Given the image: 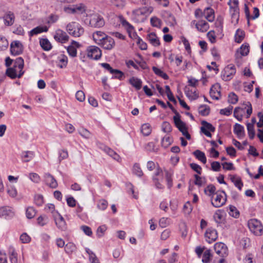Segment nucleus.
Segmentation results:
<instances>
[{
	"instance_id": "obj_1",
	"label": "nucleus",
	"mask_w": 263,
	"mask_h": 263,
	"mask_svg": "<svg viewBox=\"0 0 263 263\" xmlns=\"http://www.w3.org/2000/svg\"><path fill=\"white\" fill-rule=\"evenodd\" d=\"M153 11V8L150 6L136 8L132 10L130 17L132 20L136 23H143L146 20Z\"/></svg>"
},
{
	"instance_id": "obj_2",
	"label": "nucleus",
	"mask_w": 263,
	"mask_h": 263,
	"mask_svg": "<svg viewBox=\"0 0 263 263\" xmlns=\"http://www.w3.org/2000/svg\"><path fill=\"white\" fill-rule=\"evenodd\" d=\"M66 30L68 33L74 37L82 36L84 32V29L79 23L71 22L66 26Z\"/></svg>"
},
{
	"instance_id": "obj_3",
	"label": "nucleus",
	"mask_w": 263,
	"mask_h": 263,
	"mask_svg": "<svg viewBox=\"0 0 263 263\" xmlns=\"http://www.w3.org/2000/svg\"><path fill=\"white\" fill-rule=\"evenodd\" d=\"M16 64L19 69L18 74H16L15 73L14 69L12 68H8L6 71V74L7 76L11 79H15L16 77L20 78L23 75L24 73V71L23 70L24 66V62L23 59L21 57L16 58Z\"/></svg>"
},
{
	"instance_id": "obj_4",
	"label": "nucleus",
	"mask_w": 263,
	"mask_h": 263,
	"mask_svg": "<svg viewBox=\"0 0 263 263\" xmlns=\"http://www.w3.org/2000/svg\"><path fill=\"white\" fill-rule=\"evenodd\" d=\"M216 197H212V204L216 208H219L225 204L227 200V195L224 191H217L215 193Z\"/></svg>"
},
{
	"instance_id": "obj_5",
	"label": "nucleus",
	"mask_w": 263,
	"mask_h": 263,
	"mask_svg": "<svg viewBox=\"0 0 263 263\" xmlns=\"http://www.w3.org/2000/svg\"><path fill=\"white\" fill-rule=\"evenodd\" d=\"M87 57L91 60H98L102 56L101 50L97 46H89L86 50Z\"/></svg>"
},
{
	"instance_id": "obj_6",
	"label": "nucleus",
	"mask_w": 263,
	"mask_h": 263,
	"mask_svg": "<svg viewBox=\"0 0 263 263\" xmlns=\"http://www.w3.org/2000/svg\"><path fill=\"white\" fill-rule=\"evenodd\" d=\"M89 25L93 27H101L105 24L103 18L97 13L89 15Z\"/></svg>"
},
{
	"instance_id": "obj_7",
	"label": "nucleus",
	"mask_w": 263,
	"mask_h": 263,
	"mask_svg": "<svg viewBox=\"0 0 263 263\" xmlns=\"http://www.w3.org/2000/svg\"><path fill=\"white\" fill-rule=\"evenodd\" d=\"M228 5L230 7V12L233 19H236L237 22L239 18V9L238 0H229Z\"/></svg>"
},
{
	"instance_id": "obj_8",
	"label": "nucleus",
	"mask_w": 263,
	"mask_h": 263,
	"mask_svg": "<svg viewBox=\"0 0 263 263\" xmlns=\"http://www.w3.org/2000/svg\"><path fill=\"white\" fill-rule=\"evenodd\" d=\"M216 253L220 257H226L228 255V249L227 246L222 242H217L214 245Z\"/></svg>"
},
{
	"instance_id": "obj_9",
	"label": "nucleus",
	"mask_w": 263,
	"mask_h": 263,
	"mask_svg": "<svg viewBox=\"0 0 263 263\" xmlns=\"http://www.w3.org/2000/svg\"><path fill=\"white\" fill-rule=\"evenodd\" d=\"M53 37L57 42L62 44L66 43L69 39L67 33L61 29H58L55 31Z\"/></svg>"
},
{
	"instance_id": "obj_10",
	"label": "nucleus",
	"mask_w": 263,
	"mask_h": 263,
	"mask_svg": "<svg viewBox=\"0 0 263 263\" xmlns=\"http://www.w3.org/2000/svg\"><path fill=\"white\" fill-rule=\"evenodd\" d=\"M236 73L234 65L230 64L226 67L223 70L222 78L225 81L231 80Z\"/></svg>"
},
{
	"instance_id": "obj_11",
	"label": "nucleus",
	"mask_w": 263,
	"mask_h": 263,
	"mask_svg": "<svg viewBox=\"0 0 263 263\" xmlns=\"http://www.w3.org/2000/svg\"><path fill=\"white\" fill-rule=\"evenodd\" d=\"M118 18L120 23L126 30L130 37H132V34L134 36H137V34L134 32V27L128 22L122 15H119Z\"/></svg>"
},
{
	"instance_id": "obj_12",
	"label": "nucleus",
	"mask_w": 263,
	"mask_h": 263,
	"mask_svg": "<svg viewBox=\"0 0 263 263\" xmlns=\"http://www.w3.org/2000/svg\"><path fill=\"white\" fill-rule=\"evenodd\" d=\"M23 51V46L21 42L14 41L10 44V51L12 54L16 55L20 54Z\"/></svg>"
},
{
	"instance_id": "obj_13",
	"label": "nucleus",
	"mask_w": 263,
	"mask_h": 263,
	"mask_svg": "<svg viewBox=\"0 0 263 263\" xmlns=\"http://www.w3.org/2000/svg\"><path fill=\"white\" fill-rule=\"evenodd\" d=\"M15 215L14 210L9 206H3L0 208V217L5 219H11Z\"/></svg>"
},
{
	"instance_id": "obj_14",
	"label": "nucleus",
	"mask_w": 263,
	"mask_h": 263,
	"mask_svg": "<svg viewBox=\"0 0 263 263\" xmlns=\"http://www.w3.org/2000/svg\"><path fill=\"white\" fill-rule=\"evenodd\" d=\"M163 180V173L161 170L158 168L153 177V181L156 188L159 189H163L164 186L161 183Z\"/></svg>"
},
{
	"instance_id": "obj_15",
	"label": "nucleus",
	"mask_w": 263,
	"mask_h": 263,
	"mask_svg": "<svg viewBox=\"0 0 263 263\" xmlns=\"http://www.w3.org/2000/svg\"><path fill=\"white\" fill-rule=\"evenodd\" d=\"M99 45L101 46L105 49L111 50L114 47L115 43L114 40L112 37L107 35L106 36V37H105L99 44Z\"/></svg>"
},
{
	"instance_id": "obj_16",
	"label": "nucleus",
	"mask_w": 263,
	"mask_h": 263,
	"mask_svg": "<svg viewBox=\"0 0 263 263\" xmlns=\"http://www.w3.org/2000/svg\"><path fill=\"white\" fill-rule=\"evenodd\" d=\"M201 124L202 125L201 127V132L207 137H211L212 135L210 133V132H214V127H213L211 124L205 121H202Z\"/></svg>"
},
{
	"instance_id": "obj_17",
	"label": "nucleus",
	"mask_w": 263,
	"mask_h": 263,
	"mask_svg": "<svg viewBox=\"0 0 263 263\" xmlns=\"http://www.w3.org/2000/svg\"><path fill=\"white\" fill-rule=\"evenodd\" d=\"M81 46L79 43L72 41L71 44L67 47V51L69 56L74 58L77 55V48Z\"/></svg>"
},
{
	"instance_id": "obj_18",
	"label": "nucleus",
	"mask_w": 263,
	"mask_h": 263,
	"mask_svg": "<svg viewBox=\"0 0 263 263\" xmlns=\"http://www.w3.org/2000/svg\"><path fill=\"white\" fill-rule=\"evenodd\" d=\"M248 226L250 230H262L263 227L260 221L252 219L248 221Z\"/></svg>"
},
{
	"instance_id": "obj_19",
	"label": "nucleus",
	"mask_w": 263,
	"mask_h": 263,
	"mask_svg": "<svg viewBox=\"0 0 263 263\" xmlns=\"http://www.w3.org/2000/svg\"><path fill=\"white\" fill-rule=\"evenodd\" d=\"M173 120L175 126L180 132L185 130L187 128L185 123L181 120L179 115L174 116Z\"/></svg>"
},
{
	"instance_id": "obj_20",
	"label": "nucleus",
	"mask_w": 263,
	"mask_h": 263,
	"mask_svg": "<svg viewBox=\"0 0 263 263\" xmlns=\"http://www.w3.org/2000/svg\"><path fill=\"white\" fill-rule=\"evenodd\" d=\"M211 97L215 100H218L220 97V86L216 84L212 86L210 91Z\"/></svg>"
},
{
	"instance_id": "obj_21",
	"label": "nucleus",
	"mask_w": 263,
	"mask_h": 263,
	"mask_svg": "<svg viewBox=\"0 0 263 263\" xmlns=\"http://www.w3.org/2000/svg\"><path fill=\"white\" fill-rule=\"evenodd\" d=\"M205 240L209 243L215 241L218 238L217 231H205L204 233Z\"/></svg>"
},
{
	"instance_id": "obj_22",
	"label": "nucleus",
	"mask_w": 263,
	"mask_h": 263,
	"mask_svg": "<svg viewBox=\"0 0 263 263\" xmlns=\"http://www.w3.org/2000/svg\"><path fill=\"white\" fill-rule=\"evenodd\" d=\"M56 225L59 229H64L65 227L66 223L63 217L59 213H55L53 216Z\"/></svg>"
},
{
	"instance_id": "obj_23",
	"label": "nucleus",
	"mask_w": 263,
	"mask_h": 263,
	"mask_svg": "<svg viewBox=\"0 0 263 263\" xmlns=\"http://www.w3.org/2000/svg\"><path fill=\"white\" fill-rule=\"evenodd\" d=\"M107 36L104 32L101 31L95 32L92 34L95 42L99 45Z\"/></svg>"
},
{
	"instance_id": "obj_24",
	"label": "nucleus",
	"mask_w": 263,
	"mask_h": 263,
	"mask_svg": "<svg viewBox=\"0 0 263 263\" xmlns=\"http://www.w3.org/2000/svg\"><path fill=\"white\" fill-rule=\"evenodd\" d=\"M45 181L48 185L51 188H56L58 186V183L54 177L50 174L45 175Z\"/></svg>"
},
{
	"instance_id": "obj_25",
	"label": "nucleus",
	"mask_w": 263,
	"mask_h": 263,
	"mask_svg": "<svg viewBox=\"0 0 263 263\" xmlns=\"http://www.w3.org/2000/svg\"><path fill=\"white\" fill-rule=\"evenodd\" d=\"M234 133L238 138H242L245 135L243 126L238 123H236L234 126Z\"/></svg>"
},
{
	"instance_id": "obj_26",
	"label": "nucleus",
	"mask_w": 263,
	"mask_h": 263,
	"mask_svg": "<svg viewBox=\"0 0 263 263\" xmlns=\"http://www.w3.org/2000/svg\"><path fill=\"white\" fill-rule=\"evenodd\" d=\"M147 39L149 43L154 46H158L160 45L159 38L154 32L148 34Z\"/></svg>"
},
{
	"instance_id": "obj_27",
	"label": "nucleus",
	"mask_w": 263,
	"mask_h": 263,
	"mask_svg": "<svg viewBox=\"0 0 263 263\" xmlns=\"http://www.w3.org/2000/svg\"><path fill=\"white\" fill-rule=\"evenodd\" d=\"M196 27L200 32L206 31L209 28V25L205 21L200 20L196 24Z\"/></svg>"
},
{
	"instance_id": "obj_28",
	"label": "nucleus",
	"mask_w": 263,
	"mask_h": 263,
	"mask_svg": "<svg viewBox=\"0 0 263 263\" xmlns=\"http://www.w3.org/2000/svg\"><path fill=\"white\" fill-rule=\"evenodd\" d=\"M48 27H47V26H39L31 30L29 32V33L31 36H33V35L37 34L42 32H46L48 31Z\"/></svg>"
},
{
	"instance_id": "obj_29",
	"label": "nucleus",
	"mask_w": 263,
	"mask_h": 263,
	"mask_svg": "<svg viewBox=\"0 0 263 263\" xmlns=\"http://www.w3.org/2000/svg\"><path fill=\"white\" fill-rule=\"evenodd\" d=\"M185 93L186 97L191 100H196L198 98V93L194 89H189L187 87L185 89Z\"/></svg>"
},
{
	"instance_id": "obj_30",
	"label": "nucleus",
	"mask_w": 263,
	"mask_h": 263,
	"mask_svg": "<svg viewBox=\"0 0 263 263\" xmlns=\"http://www.w3.org/2000/svg\"><path fill=\"white\" fill-rule=\"evenodd\" d=\"M204 13L206 19L210 22L214 21L215 19L214 11L213 9L208 7L205 9Z\"/></svg>"
},
{
	"instance_id": "obj_31",
	"label": "nucleus",
	"mask_w": 263,
	"mask_h": 263,
	"mask_svg": "<svg viewBox=\"0 0 263 263\" xmlns=\"http://www.w3.org/2000/svg\"><path fill=\"white\" fill-rule=\"evenodd\" d=\"M14 15L11 12H8L4 16L5 25L7 26L12 25L14 22Z\"/></svg>"
},
{
	"instance_id": "obj_32",
	"label": "nucleus",
	"mask_w": 263,
	"mask_h": 263,
	"mask_svg": "<svg viewBox=\"0 0 263 263\" xmlns=\"http://www.w3.org/2000/svg\"><path fill=\"white\" fill-rule=\"evenodd\" d=\"M250 51L249 45L247 43L243 44L241 47L237 50V56L240 53L241 56H246L248 55Z\"/></svg>"
},
{
	"instance_id": "obj_33",
	"label": "nucleus",
	"mask_w": 263,
	"mask_h": 263,
	"mask_svg": "<svg viewBox=\"0 0 263 263\" xmlns=\"http://www.w3.org/2000/svg\"><path fill=\"white\" fill-rule=\"evenodd\" d=\"M230 180L239 190L241 191L243 186V183L239 177L236 175L230 176Z\"/></svg>"
},
{
	"instance_id": "obj_34",
	"label": "nucleus",
	"mask_w": 263,
	"mask_h": 263,
	"mask_svg": "<svg viewBox=\"0 0 263 263\" xmlns=\"http://www.w3.org/2000/svg\"><path fill=\"white\" fill-rule=\"evenodd\" d=\"M34 157V153L32 151H26L22 153V158L23 162H28Z\"/></svg>"
},
{
	"instance_id": "obj_35",
	"label": "nucleus",
	"mask_w": 263,
	"mask_h": 263,
	"mask_svg": "<svg viewBox=\"0 0 263 263\" xmlns=\"http://www.w3.org/2000/svg\"><path fill=\"white\" fill-rule=\"evenodd\" d=\"M129 83L137 90L141 88L142 81L138 78L132 77L129 80Z\"/></svg>"
},
{
	"instance_id": "obj_36",
	"label": "nucleus",
	"mask_w": 263,
	"mask_h": 263,
	"mask_svg": "<svg viewBox=\"0 0 263 263\" xmlns=\"http://www.w3.org/2000/svg\"><path fill=\"white\" fill-rule=\"evenodd\" d=\"M245 33L241 29H237L235 34V41L238 43H241L244 39Z\"/></svg>"
},
{
	"instance_id": "obj_37",
	"label": "nucleus",
	"mask_w": 263,
	"mask_h": 263,
	"mask_svg": "<svg viewBox=\"0 0 263 263\" xmlns=\"http://www.w3.org/2000/svg\"><path fill=\"white\" fill-rule=\"evenodd\" d=\"M173 138L170 135H166L161 140V145L164 148L168 147L173 142Z\"/></svg>"
},
{
	"instance_id": "obj_38",
	"label": "nucleus",
	"mask_w": 263,
	"mask_h": 263,
	"mask_svg": "<svg viewBox=\"0 0 263 263\" xmlns=\"http://www.w3.org/2000/svg\"><path fill=\"white\" fill-rule=\"evenodd\" d=\"M245 113L244 109L240 107H236L234 111V116L238 121H241L242 119L243 115Z\"/></svg>"
},
{
	"instance_id": "obj_39",
	"label": "nucleus",
	"mask_w": 263,
	"mask_h": 263,
	"mask_svg": "<svg viewBox=\"0 0 263 263\" xmlns=\"http://www.w3.org/2000/svg\"><path fill=\"white\" fill-rule=\"evenodd\" d=\"M194 155L196 157L197 159L200 160L203 164H205L206 162V158L205 155V154L199 151L196 150L194 152Z\"/></svg>"
},
{
	"instance_id": "obj_40",
	"label": "nucleus",
	"mask_w": 263,
	"mask_h": 263,
	"mask_svg": "<svg viewBox=\"0 0 263 263\" xmlns=\"http://www.w3.org/2000/svg\"><path fill=\"white\" fill-rule=\"evenodd\" d=\"M40 44L42 48L46 51L50 50L52 48L51 44L47 39H42L40 40Z\"/></svg>"
},
{
	"instance_id": "obj_41",
	"label": "nucleus",
	"mask_w": 263,
	"mask_h": 263,
	"mask_svg": "<svg viewBox=\"0 0 263 263\" xmlns=\"http://www.w3.org/2000/svg\"><path fill=\"white\" fill-rule=\"evenodd\" d=\"M58 61L59 67L61 68H65L68 63V58L64 54H61L58 57Z\"/></svg>"
},
{
	"instance_id": "obj_42",
	"label": "nucleus",
	"mask_w": 263,
	"mask_h": 263,
	"mask_svg": "<svg viewBox=\"0 0 263 263\" xmlns=\"http://www.w3.org/2000/svg\"><path fill=\"white\" fill-rule=\"evenodd\" d=\"M104 151L114 159L119 161L120 160V157L114 151L108 147L104 148Z\"/></svg>"
},
{
	"instance_id": "obj_43",
	"label": "nucleus",
	"mask_w": 263,
	"mask_h": 263,
	"mask_svg": "<svg viewBox=\"0 0 263 263\" xmlns=\"http://www.w3.org/2000/svg\"><path fill=\"white\" fill-rule=\"evenodd\" d=\"M59 16L56 14H51L47 18L46 21V24L48 25V28L51 24L56 23L59 20Z\"/></svg>"
},
{
	"instance_id": "obj_44",
	"label": "nucleus",
	"mask_w": 263,
	"mask_h": 263,
	"mask_svg": "<svg viewBox=\"0 0 263 263\" xmlns=\"http://www.w3.org/2000/svg\"><path fill=\"white\" fill-rule=\"evenodd\" d=\"M9 43L7 39L4 36L0 35V51L7 49Z\"/></svg>"
},
{
	"instance_id": "obj_45",
	"label": "nucleus",
	"mask_w": 263,
	"mask_h": 263,
	"mask_svg": "<svg viewBox=\"0 0 263 263\" xmlns=\"http://www.w3.org/2000/svg\"><path fill=\"white\" fill-rule=\"evenodd\" d=\"M216 188L213 184L208 185L204 190L205 194L209 196H213L215 194Z\"/></svg>"
},
{
	"instance_id": "obj_46",
	"label": "nucleus",
	"mask_w": 263,
	"mask_h": 263,
	"mask_svg": "<svg viewBox=\"0 0 263 263\" xmlns=\"http://www.w3.org/2000/svg\"><path fill=\"white\" fill-rule=\"evenodd\" d=\"M152 69L154 73L157 76L162 78L164 80L168 79V75L160 69L155 66L153 67Z\"/></svg>"
},
{
	"instance_id": "obj_47",
	"label": "nucleus",
	"mask_w": 263,
	"mask_h": 263,
	"mask_svg": "<svg viewBox=\"0 0 263 263\" xmlns=\"http://www.w3.org/2000/svg\"><path fill=\"white\" fill-rule=\"evenodd\" d=\"M86 251L89 255V258L91 263H100L98 258L96 257L95 254L93 253L92 251L88 248H86Z\"/></svg>"
},
{
	"instance_id": "obj_48",
	"label": "nucleus",
	"mask_w": 263,
	"mask_h": 263,
	"mask_svg": "<svg viewBox=\"0 0 263 263\" xmlns=\"http://www.w3.org/2000/svg\"><path fill=\"white\" fill-rule=\"evenodd\" d=\"M173 173L172 171H165V178L166 181L167 182V187L168 188H171L173 185V182H172V176H173Z\"/></svg>"
},
{
	"instance_id": "obj_49",
	"label": "nucleus",
	"mask_w": 263,
	"mask_h": 263,
	"mask_svg": "<svg viewBox=\"0 0 263 263\" xmlns=\"http://www.w3.org/2000/svg\"><path fill=\"white\" fill-rule=\"evenodd\" d=\"M68 157V151L65 149H60L58 151V161L61 162L63 160Z\"/></svg>"
},
{
	"instance_id": "obj_50",
	"label": "nucleus",
	"mask_w": 263,
	"mask_h": 263,
	"mask_svg": "<svg viewBox=\"0 0 263 263\" xmlns=\"http://www.w3.org/2000/svg\"><path fill=\"white\" fill-rule=\"evenodd\" d=\"M141 130L142 134L145 136H148L152 132L151 126L148 123L143 124Z\"/></svg>"
},
{
	"instance_id": "obj_51",
	"label": "nucleus",
	"mask_w": 263,
	"mask_h": 263,
	"mask_svg": "<svg viewBox=\"0 0 263 263\" xmlns=\"http://www.w3.org/2000/svg\"><path fill=\"white\" fill-rule=\"evenodd\" d=\"M7 192L9 196L12 198H15L17 195L16 189L14 185L8 186Z\"/></svg>"
},
{
	"instance_id": "obj_52",
	"label": "nucleus",
	"mask_w": 263,
	"mask_h": 263,
	"mask_svg": "<svg viewBox=\"0 0 263 263\" xmlns=\"http://www.w3.org/2000/svg\"><path fill=\"white\" fill-rule=\"evenodd\" d=\"M133 173L138 177H141L143 176V173L140 167L139 164L135 163L134 164L133 167Z\"/></svg>"
},
{
	"instance_id": "obj_53",
	"label": "nucleus",
	"mask_w": 263,
	"mask_h": 263,
	"mask_svg": "<svg viewBox=\"0 0 263 263\" xmlns=\"http://www.w3.org/2000/svg\"><path fill=\"white\" fill-rule=\"evenodd\" d=\"M162 130L165 133H170L172 130V127L171 124L166 121H164L161 125Z\"/></svg>"
},
{
	"instance_id": "obj_54",
	"label": "nucleus",
	"mask_w": 263,
	"mask_h": 263,
	"mask_svg": "<svg viewBox=\"0 0 263 263\" xmlns=\"http://www.w3.org/2000/svg\"><path fill=\"white\" fill-rule=\"evenodd\" d=\"M36 214V211L32 206H29L26 209V215L27 218L31 219L33 218Z\"/></svg>"
},
{
	"instance_id": "obj_55",
	"label": "nucleus",
	"mask_w": 263,
	"mask_h": 263,
	"mask_svg": "<svg viewBox=\"0 0 263 263\" xmlns=\"http://www.w3.org/2000/svg\"><path fill=\"white\" fill-rule=\"evenodd\" d=\"M212 254L210 250H205L202 256V261L203 263H209L211 260Z\"/></svg>"
},
{
	"instance_id": "obj_56",
	"label": "nucleus",
	"mask_w": 263,
	"mask_h": 263,
	"mask_svg": "<svg viewBox=\"0 0 263 263\" xmlns=\"http://www.w3.org/2000/svg\"><path fill=\"white\" fill-rule=\"evenodd\" d=\"M247 130L248 132V135L251 139H253L255 137V131L254 125L253 124L248 123L247 124Z\"/></svg>"
},
{
	"instance_id": "obj_57",
	"label": "nucleus",
	"mask_w": 263,
	"mask_h": 263,
	"mask_svg": "<svg viewBox=\"0 0 263 263\" xmlns=\"http://www.w3.org/2000/svg\"><path fill=\"white\" fill-rule=\"evenodd\" d=\"M28 178L31 181L35 183H39L41 181L40 176L35 173H30L28 175Z\"/></svg>"
},
{
	"instance_id": "obj_58",
	"label": "nucleus",
	"mask_w": 263,
	"mask_h": 263,
	"mask_svg": "<svg viewBox=\"0 0 263 263\" xmlns=\"http://www.w3.org/2000/svg\"><path fill=\"white\" fill-rule=\"evenodd\" d=\"M76 249V246L72 242L67 243L65 247V251L68 254L72 253Z\"/></svg>"
},
{
	"instance_id": "obj_59",
	"label": "nucleus",
	"mask_w": 263,
	"mask_h": 263,
	"mask_svg": "<svg viewBox=\"0 0 263 263\" xmlns=\"http://www.w3.org/2000/svg\"><path fill=\"white\" fill-rule=\"evenodd\" d=\"M48 222V218L47 216L43 215L39 216L37 219V223L39 226H43Z\"/></svg>"
},
{
	"instance_id": "obj_60",
	"label": "nucleus",
	"mask_w": 263,
	"mask_h": 263,
	"mask_svg": "<svg viewBox=\"0 0 263 263\" xmlns=\"http://www.w3.org/2000/svg\"><path fill=\"white\" fill-rule=\"evenodd\" d=\"M199 113L202 116H206L209 115L210 112L209 107L205 105H201L198 109Z\"/></svg>"
},
{
	"instance_id": "obj_61",
	"label": "nucleus",
	"mask_w": 263,
	"mask_h": 263,
	"mask_svg": "<svg viewBox=\"0 0 263 263\" xmlns=\"http://www.w3.org/2000/svg\"><path fill=\"white\" fill-rule=\"evenodd\" d=\"M79 134L84 138L89 139L91 136V133L86 128H81L79 130Z\"/></svg>"
},
{
	"instance_id": "obj_62",
	"label": "nucleus",
	"mask_w": 263,
	"mask_h": 263,
	"mask_svg": "<svg viewBox=\"0 0 263 263\" xmlns=\"http://www.w3.org/2000/svg\"><path fill=\"white\" fill-rule=\"evenodd\" d=\"M111 73L114 74L112 78L118 79L120 80L123 79L124 73L119 70L113 69Z\"/></svg>"
},
{
	"instance_id": "obj_63",
	"label": "nucleus",
	"mask_w": 263,
	"mask_h": 263,
	"mask_svg": "<svg viewBox=\"0 0 263 263\" xmlns=\"http://www.w3.org/2000/svg\"><path fill=\"white\" fill-rule=\"evenodd\" d=\"M229 214L234 218H237L239 215V212L235 206L230 205Z\"/></svg>"
},
{
	"instance_id": "obj_64",
	"label": "nucleus",
	"mask_w": 263,
	"mask_h": 263,
	"mask_svg": "<svg viewBox=\"0 0 263 263\" xmlns=\"http://www.w3.org/2000/svg\"><path fill=\"white\" fill-rule=\"evenodd\" d=\"M145 148L147 151L156 152L158 148L156 147L155 143L153 142H148L145 146Z\"/></svg>"
}]
</instances>
